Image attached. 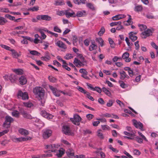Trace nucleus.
<instances>
[{
  "mask_svg": "<svg viewBox=\"0 0 158 158\" xmlns=\"http://www.w3.org/2000/svg\"><path fill=\"white\" fill-rule=\"evenodd\" d=\"M65 10H61L60 11H58L57 12L56 15L59 16H63L65 15Z\"/></svg>",
  "mask_w": 158,
  "mask_h": 158,
  "instance_id": "45",
  "label": "nucleus"
},
{
  "mask_svg": "<svg viewBox=\"0 0 158 158\" xmlns=\"http://www.w3.org/2000/svg\"><path fill=\"white\" fill-rule=\"evenodd\" d=\"M86 6L87 7L93 10H95L94 4L91 3H87L86 4Z\"/></svg>",
  "mask_w": 158,
  "mask_h": 158,
  "instance_id": "28",
  "label": "nucleus"
},
{
  "mask_svg": "<svg viewBox=\"0 0 158 158\" xmlns=\"http://www.w3.org/2000/svg\"><path fill=\"white\" fill-rule=\"evenodd\" d=\"M102 129L103 130H110V127L106 125H102Z\"/></svg>",
  "mask_w": 158,
  "mask_h": 158,
  "instance_id": "54",
  "label": "nucleus"
},
{
  "mask_svg": "<svg viewBox=\"0 0 158 158\" xmlns=\"http://www.w3.org/2000/svg\"><path fill=\"white\" fill-rule=\"evenodd\" d=\"M5 17L11 20H14L15 19V17L12 16L9 14H6L5 15Z\"/></svg>",
  "mask_w": 158,
  "mask_h": 158,
  "instance_id": "38",
  "label": "nucleus"
},
{
  "mask_svg": "<svg viewBox=\"0 0 158 158\" xmlns=\"http://www.w3.org/2000/svg\"><path fill=\"white\" fill-rule=\"evenodd\" d=\"M56 45L58 46L59 47L63 48L64 49H66L67 48V47L66 45L64 44L62 41L59 40L56 42L55 43Z\"/></svg>",
  "mask_w": 158,
  "mask_h": 158,
  "instance_id": "14",
  "label": "nucleus"
},
{
  "mask_svg": "<svg viewBox=\"0 0 158 158\" xmlns=\"http://www.w3.org/2000/svg\"><path fill=\"white\" fill-rule=\"evenodd\" d=\"M12 114L13 116L18 117L19 116V112L17 111H15L12 112Z\"/></svg>",
  "mask_w": 158,
  "mask_h": 158,
  "instance_id": "49",
  "label": "nucleus"
},
{
  "mask_svg": "<svg viewBox=\"0 0 158 158\" xmlns=\"http://www.w3.org/2000/svg\"><path fill=\"white\" fill-rule=\"evenodd\" d=\"M133 122L134 125L136 128H139L141 130H143V124L140 122H137L135 119L133 120Z\"/></svg>",
  "mask_w": 158,
  "mask_h": 158,
  "instance_id": "11",
  "label": "nucleus"
},
{
  "mask_svg": "<svg viewBox=\"0 0 158 158\" xmlns=\"http://www.w3.org/2000/svg\"><path fill=\"white\" fill-rule=\"evenodd\" d=\"M74 64L76 66L78 67H83L84 65V64L82 63L77 58H75L74 59Z\"/></svg>",
  "mask_w": 158,
  "mask_h": 158,
  "instance_id": "16",
  "label": "nucleus"
},
{
  "mask_svg": "<svg viewBox=\"0 0 158 158\" xmlns=\"http://www.w3.org/2000/svg\"><path fill=\"white\" fill-rule=\"evenodd\" d=\"M50 57L49 56H47L44 57H42L41 58V59L42 60H45V61H47L49 60Z\"/></svg>",
  "mask_w": 158,
  "mask_h": 158,
  "instance_id": "61",
  "label": "nucleus"
},
{
  "mask_svg": "<svg viewBox=\"0 0 158 158\" xmlns=\"http://www.w3.org/2000/svg\"><path fill=\"white\" fill-rule=\"evenodd\" d=\"M12 56L14 58H17L20 56V54H19L17 52L13 49L11 50Z\"/></svg>",
  "mask_w": 158,
  "mask_h": 158,
  "instance_id": "25",
  "label": "nucleus"
},
{
  "mask_svg": "<svg viewBox=\"0 0 158 158\" xmlns=\"http://www.w3.org/2000/svg\"><path fill=\"white\" fill-rule=\"evenodd\" d=\"M73 57L71 54H67L64 57V58L66 60H69Z\"/></svg>",
  "mask_w": 158,
  "mask_h": 158,
  "instance_id": "55",
  "label": "nucleus"
},
{
  "mask_svg": "<svg viewBox=\"0 0 158 158\" xmlns=\"http://www.w3.org/2000/svg\"><path fill=\"white\" fill-rule=\"evenodd\" d=\"M143 9L141 5H136L135 6L134 8V10L136 12L141 11Z\"/></svg>",
  "mask_w": 158,
  "mask_h": 158,
  "instance_id": "29",
  "label": "nucleus"
},
{
  "mask_svg": "<svg viewBox=\"0 0 158 158\" xmlns=\"http://www.w3.org/2000/svg\"><path fill=\"white\" fill-rule=\"evenodd\" d=\"M79 72L81 73H82L83 74H88V72L86 71V70L84 69H81L79 70Z\"/></svg>",
  "mask_w": 158,
  "mask_h": 158,
  "instance_id": "52",
  "label": "nucleus"
},
{
  "mask_svg": "<svg viewBox=\"0 0 158 158\" xmlns=\"http://www.w3.org/2000/svg\"><path fill=\"white\" fill-rule=\"evenodd\" d=\"M86 15V12L85 10H83L78 11L76 13V16L79 17H84Z\"/></svg>",
  "mask_w": 158,
  "mask_h": 158,
  "instance_id": "17",
  "label": "nucleus"
},
{
  "mask_svg": "<svg viewBox=\"0 0 158 158\" xmlns=\"http://www.w3.org/2000/svg\"><path fill=\"white\" fill-rule=\"evenodd\" d=\"M7 22L6 20L4 18L0 16V25H3Z\"/></svg>",
  "mask_w": 158,
  "mask_h": 158,
  "instance_id": "31",
  "label": "nucleus"
},
{
  "mask_svg": "<svg viewBox=\"0 0 158 158\" xmlns=\"http://www.w3.org/2000/svg\"><path fill=\"white\" fill-rule=\"evenodd\" d=\"M18 96V97H22L23 100L28 99L29 98L28 94L27 92H23L21 90H19Z\"/></svg>",
  "mask_w": 158,
  "mask_h": 158,
  "instance_id": "8",
  "label": "nucleus"
},
{
  "mask_svg": "<svg viewBox=\"0 0 158 158\" xmlns=\"http://www.w3.org/2000/svg\"><path fill=\"white\" fill-rule=\"evenodd\" d=\"M113 102L112 100H110L107 102L106 104V106L108 107H110L113 104Z\"/></svg>",
  "mask_w": 158,
  "mask_h": 158,
  "instance_id": "57",
  "label": "nucleus"
},
{
  "mask_svg": "<svg viewBox=\"0 0 158 158\" xmlns=\"http://www.w3.org/2000/svg\"><path fill=\"white\" fill-rule=\"evenodd\" d=\"M98 136L101 139H103L104 138V136L100 130H98L97 132Z\"/></svg>",
  "mask_w": 158,
  "mask_h": 158,
  "instance_id": "39",
  "label": "nucleus"
},
{
  "mask_svg": "<svg viewBox=\"0 0 158 158\" xmlns=\"http://www.w3.org/2000/svg\"><path fill=\"white\" fill-rule=\"evenodd\" d=\"M136 34V32H131L129 33V38L133 41L136 40L137 38V37L135 36Z\"/></svg>",
  "mask_w": 158,
  "mask_h": 158,
  "instance_id": "15",
  "label": "nucleus"
},
{
  "mask_svg": "<svg viewBox=\"0 0 158 158\" xmlns=\"http://www.w3.org/2000/svg\"><path fill=\"white\" fill-rule=\"evenodd\" d=\"M48 79L50 81L52 82H55L56 81V79L52 76H50L48 77Z\"/></svg>",
  "mask_w": 158,
  "mask_h": 158,
  "instance_id": "56",
  "label": "nucleus"
},
{
  "mask_svg": "<svg viewBox=\"0 0 158 158\" xmlns=\"http://www.w3.org/2000/svg\"><path fill=\"white\" fill-rule=\"evenodd\" d=\"M52 131L51 130L46 129L44 131L43 136L44 139H47L51 135Z\"/></svg>",
  "mask_w": 158,
  "mask_h": 158,
  "instance_id": "10",
  "label": "nucleus"
},
{
  "mask_svg": "<svg viewBox=\"0 0 158 158\" xmlns=\"http://www.w3.org/2000/svg\"><path fill=\"white\" fill-rule=\"evenodd\" d=\"M17 79V76L14 74H11L9 77V79L12 82H15Z\"/></svg>",
  "mask_w": 158,
  "mask_h": 158,
  "instance_id": "27",
  "label": "nucleus"
},
{
  "mask_svg": "<svg viewBox=\"0 0 158 158\" xmlns=\"http://www.w3.org/2000/svg\"><path fill=\"white\" fill-rule=\"evenodd\" d=\"M119 83L120 86L123 88H125L127 86V85L125 84L123 81H119Z\"/></svg>",
  "mask_w": 158,
  "mask_h": 158,
  "instance_id": "33",
  "label": "nucleus"
},
{
  "mask_svg": "<svg viewBox=\"0 0 158 158\" xmlns=\"http://www.w3.org/2000/svg\"><path fill=\"white\" fill-rule=\"evenodd\" d=\"M78 89L81 92L85 94L88 92H86L83 88L80 86L78 87Z\"/></svg>",
  "mask_w": 158,
  "mask_h": 158,
  "instance_id": "47",
  "label": "nucleus"
},
{
  "mask_svg": "<svg viewBox=\"0 0 158 158\" xmlns=\"http://www.w3.org/2000/svg\"><path fill=\"white\" fill-rule=\"evenodd\" d=\"M0 11L3 12H5V13H7V12H9L10 11L9 10H8L7 8H1L0 9Z\"/></svg>",
  "mask_w": 158,
  "mask_h": 158,
  "instance_id": "59",
  "label": "nucleus"
},
{
  "mask_svg": "<svg viewBox=\"0 0 158 158\" xmlns=\"http://www.w3.org/2000/svg\"><path fill=\"white\" fill-rule=\"evenodd\" d=\"M30 52L31 54L33 55H40V53L36 51H31Z\"/></svg>",
  "mask_w": 158,
  "mask_h": 158,
  "instance_id": "50",
  "label": "nucleus"
},
{
  "mask_svg": "<svg viewBox=\"0 0 158 158\" xmlns=\"http://www.w3.org/2000/svg\"><path fill=\"white\" fill-rule=\"evenodd\" d=\"M93 90L97 91L98 93H101L102 92V90L100 88L98 87H96L94 88Z\"/></svg>",
  "mask_w": 158,
  "mask_h": 158,
  "instance_id": "63",
  "label": "nucleus"
},
{
  "mask_svg": "<svg viewBox=\"0 0 158 158\" xmlns=\"http://www.w3.org/2000/svg\"><path fill=\"white\" fill-rule=\"evenodd\" d=\"M13 121L14 119L8 115L6 116L5 118V121L3 124V127L6 128H9L11 123Z\"/></svg>",
  "mask_w": 158,
  "mask_h": 158,
  "instance_id": "3",
  "label": "nucleus"
},
{
  "mask_svg": "<svg viewBox=\"0 0 158 158\" xmlns=\"http://www.w3.org/2000/svg\"><path fill=\"white\" fill-rule=\"evenodd\" d=\"M81 119V117L77 114L74 115L73 118H70V120L72 123L77 125H79L80 124V122Z\"/></svg>",
  "mask_w": 158,
  "mask_h": 158,
  "instance_id": "4",
  "label": "nucleus"
},
{
  "mask_svg": "<svg viewBox=\"0 0 158 158\" xmlns=\"http://www.w3.org/2000/svg\"><path fill=\"white\" fill-rule=\"evenodd\" d=\"M152 30L148 29L142 33L141 36L143 38L145 39L147 37L152 35Z\"/></svg>",
  "mask_w": 158,
  "mask_h": 158,
  "instance_id": "6",
  "label": "nucleus"
},
{
  "mask_svg": "<svg viewBox=\"0 0 158 158\" xmlns=\"http://www.w3.org/2000/svg\"><path fill=\"white\" fill-rule=\"evenodd\" d=\"M86 117L88 120H90L94 117V116L92 114H88L86 115Z\"/></svg>",
  "mask_w": 158,
  "mask_h": 158,
  "instance_id": "58",
  "label": "nucleus"
},
{
  "mask_svg": "<svg viewBox=\"0 0 158 158\" xmlns=\"http://www.w3.org/2000/svg\"><path fill=\"white\" fill-rule=\"evenodd\" d=\"M129 54L127 52H125L124 53L122 56V57L123 59H124L128 57H129Z\"/></svg>",
  "mask_w": 158,
  "mask_h": 158,
  "instance_id": "51",
  "label": "nucleus"
},
{
  "mask_svg": "<svg viewBox=\"0 0 158 158\" xmlns=\"http://www.w3.org/2000/svg\"><path fill=\"white\" fill-rule=\"evenodd\" d=\"M86 97L88 98L92 101H94V99L93 97L90 95L89 93L87 92L86 94Z\"/></svg>",
  "mask_w": 158,
  "mask_h": 158,
  "instance_id": "60",
  "label": "nucleus"
},
{
  "mask_svg": "<svg viewBox=\"0 0 158 158\" xmlns=\"http://www.w3.org/2000/svg\"><path fill=\"white\" fill-rule=\"evenodd\" d=\"M65 15L66 17L67 18H69L70 17L73 16V17H75L76 16L75 15L73 16V15L75 14V13L74 12L70 13L68 10H65Z\"/></svg>",
  "mask_w": 158,
  "mask_h": 158,
  "instance_id": "23",
  "label": "nucleus"
},
{
  "mask_svg": "<svg viewBox=\"0 0 158 158\" xmlns=\"http://www.w3.org/2000/svg\"><path fill=\"white\" fill-rule=\"evenodd\" d=\"M66 153L69 157H72L74 156V151L71 148H69L67 150Z\"/></svg>",
  "mask_w": 158,
  "mask_h": 158,
  "instance_id": "20",
  "label": "nucleus"
},
{
  "mask_svg": "<svg viewBox=\"0 0 158 158\" xmlns=\"http://www.w3.org/2000/svg\"><path fill=\"white\" fill-rule=\"evenodd\" d=\"M49 87L54 95L57 97L60 96V90L57 89L56 88L51 85H49Z\"/></svg>",
  "mask_w": 158,
  "mask_h": 158,
  "instance_id": "7",
  "label": "nucleus"
},
{
  "mask_svg": "<svg viewBox=\"0 0 158 158\" xmlns=\"http://www.w3.org/2000/svg\"><path fill=\"white\" fill-rule=\"evenodd\" d=\"M63 132L66 135H71L72 133L70 127L67 125L64 126L62 128Z\"/></svg>",
  "mask_w": 158,
  "mask_h": 158,
  "instance_id": "9",
  "label": "nucleus"
},
{
  "mask_svg": "<svg viewBox=\"0 0 158 158\" xmlns=\"http://www.w3.org/2000/svg\"><path fill=\"white\" fill-rule=\"evenodd\" d=\"M102 90L103 92H104L106 95L108 96H111V94L110 92L106 88L103 87L102 88Z\"/></svg>",
  "mask_w": 158,
  "mask_h": 158,
  "instance_id": "32",
  "label": "nucleus"
},
{
  "mask_svg": "<svg viewBox=\"0 0 158 158\" xmlns=\"http://www.w3.org/2000/svg\"><path fill=\"white\" fill-rule=\"evenodd\" d=\"M22 140L23 141H27V140H30L31 139V138L30 137L25 136L21 137Z\"/></svg>",
  "mask_w": 158,
  "mask_h": 158,
  "instance_id": "48",
  "label": "nucleus"
},
{
  "mask_svg": "<svg viewBox=\"0 0 158 158\" xmlns=\"http://www.w3.org/2000/svg\"><path fill=\"white\" fill-rule=\"evenodd\" d=\"M55 4L56 6L62 5L64 4V3L62 0H58L55 1Z\"/></svg>",
  "mask_w": 158,
  "mask_h": 158,
  "instance_id": "34",
  "label": "nucleus"
},
{
  "mask_svg": "<svg viewBox=\"0 0 158 158\" xmlns=\"http://www.w3.org/2000/svg\"><path fill=\"white\" fill-rule=\"evenodd\" d=\"M119 73L120 75V78L121 80H124L125 78L128 79L129 78V76L124 71H122Z\"/></svg>",
  "mask_w": 158,
  "mask_h": 158,
  "instance_id": "13",
  "label": "nucleus"
},
{
  "mask_svg": "<svg viewBox=\"0 0 158 158\" xmlns=\"http://www.w3.org/2000/svg\"><path fill=\"white\" fill-rule=\"evenodd\" d=\"M38 20H45L49 21L52 20V18L50 16L47 15H39L36 16Z\"/></svg>",
  "mask_w": 158,
  "mask_h": 158,
  "instance_id": "5",
  "label": "nucleus"
},
{
  "mask_svg": "<svg viewBox=\"0 0 158 158\" xmlns=\"http://www.w3.org/2000/svg\"><path fill=\"white\" fill-rule=\"evenodd\" d=\"M53 30L55 31L60 33L61 32V30L57 26H56L54 27Z\"/></svg>",
  "mask_w": 158,
  "mask_h": 158,
  "instance_id": "46",
  "label": "nucleus"
},
{
  "mask_svg": "<svg viewBox=\"0 0 158 158\" xmlns=\"http://www.w3.org/2000/svg\"><path fill=\"white\" fill-rule=\"evenodd\" d=\"M41 114L43 116L49 119H52L53 117L52 114L48 113L45 111H42Z\"/></svg>",
  "mask_w": 158,
  "mask_h": 158,
  "instance_id": "12",
  "label": "nucleus"
},
{
  "mask_svg": "<svg viewBox=\"0 0 158 158\" xmlns=\"http://www.w3.org/2000/svg\"><path fill=\"white\" fill-rule=\"evenodd\" d=\"M138 26L141 31L145 30L147 28L146 26L143 24H139Z\"/></svg>",
  "mask_w": 158,
  "mask_h": 158,
  "instance_id": "36",
  "label": "nucleus"
},
{
  "mask_svg": "<svg viewBox=\"0 0 158 158\" xmlns=\"http://www.w3.org/2000/svg\"><path fill=\"white\" fill-rule=\"evenodd\" d=\"M13 141L15 142H22V138L21 137L20 138H16L15 137H14L12 138Z\"/></svg>",
  "mask_w": 158,
  "mask_h": 158,
  "instance_id": "40",
  "label": "nucleus"
},
{
  "mask_svg": "<svg viewBox=\"0 0 158 158\" xmlns=\"http://www.w3.org/2000/svg\"><path fill=\"white\" fill-rule=\"evenodd\" d=\"M124 133L126 135H127L130 136H132L133 135H135V133L134 132H128L126 131L124 132Z\"/></svg>",
  "mask_w": 158,
  "mask_h": 158,
  "instance_id": "35",
  "label": "nucleus"
},
{
  "mask_svg": "<svg viewBox=\"0 0 158 158\" xmlns=\"http://www.w3.org/2000/svg\"><path fill=\"white\" fill-rule=\"evenodd\" d=\"M46 149H51V150H49L46 152H53L56 153V154L58 157L60 158L62 156L64 155L65 150L63 148H61L60 149L57 150V149L58 148L59 145L55 144L51 145H46L45 146Z\"/></svg>",
  "mask_w": 158,
  "mask_h": 158,
  "instance_id": "1",
  "label": "nucleus"
},
{
  "mask_svg": "<svg viewBox=\"0 0 158 158\" xmlns=\"http://www.w3.org/2000/svg\"><path fill=\"white\" fill-rule=\"evenodd\" d=\"M121 22L119 21L118 22H112L110 23V25L111 27H113L114 26L117 25H121Z\"/></svg>",
  "mask_w": 158,
  "mask_h": 158,
  "instance_id": "41",
  "label": "nucleus"
},
{
  "mask_svg": "<svg viewBox=\"0 0 158 158\" xmlns=\"http://www.w3.org/2000/svg\"><path fill=\"white\" fill-rule=\"evenodd\" d=\"M0 46L2 48H4V49H5L7 50H9L10 51H11V50L12 49L10 47H9L7 45L1 44L0 45Z\"/></svg>",
  "mask_w": 158,
  "mask_h": 158,
  "instance_id": "43",
  "label": "nucleus"
},
{
  "mask_svg": "<svg viewBox=\"0 0 158 158\" xmlns=\"http://www.w3.org/2000/svg\"><path fill=\"white\" fill-rule=\"evenodd\" d=\"M94 42H92L91 44L89 47V50L90 51H91L93 50H96L97 48V45L94 44Z\"/></svg>",
  "mask_w": 158,
  "mask_h": 158,
  "instance_id": "22",
  "label": "nucleus"
},
{
  "mask_svg": "<svg viewBox=\"0 0 158 158\" xmlns=\"http://www.w3.org/2000/svg\"><path fill=\"white\" fill-rule=\"evenodd\" d=\"M85 156L84 155H77L74 156V158H85Z\"/></svg>",
  "mask_w": 158,
  "mask_h": 158,
  "instance_id": "64",
  "label": "nucleus"
},
{
  "mask_svg": "<svg viewBox=\"0 0 158 158\" xmlns=\"http://www.w3.org/2000/svg\"><path fill=\"white\" fill-rule=\"evenodd\" d=\"M14 72L18 75H21L23 74V70L20 69H15L13 70Z\"/></svg>",
  "mask_w": 158,
  "mask_h": 158,
  "instance_id": "26",
  "label": "nucleus"
},
{
  "mask_svg": "<svg viewBox=\"0 0 158 158\" xmlns=\"http://www.w3.org/2000/svg\"><path fill=\"white\" fill-rule=\"evenodd\" d=\"M109 41L110 43V47L112 48H114L115 47V45L114 44L113 41L110 38H109Z\"/></svg>",
  "mask_w": 158,
  "mask_h": 158,
  "instance_id": "37",
  "label": "nucleus"
},
{
  "mask_svg": "<svg viewBox=\"0 0 158 158\" xmlns=\"http://www.w3.org/2000/svg\"><path fill=\"white\" fill-rule=\"evenodd\" d=\"M125 17V15H124L119 14L113 17L112 19L114 20H116L123 18Z\"/></svg>",
  "mask_w": 158,
  "mask_h": 158,
  "instance_id": "19",
  "label": "nucleus"
},
{
  "mask_svg": "<svg viewBox=\"0 0 158 158\" xmlns=\"http://www.w3.org/2000/svg\"><path fill=\"white\" fill-rule=\"evenodd\" d=\"M96 41L98 42L101 47H102L104 45V41L101 38H97L96 39Z\"/></svg>",
  "mask_w": 158,
  "mask_h": 158,
  "instance_id": "30",
  "label": "nucleus"
},
{
  "mask_svg": "<svg viewBox=\"0 0 158 158\" xmlns=\"http://www.w3.org/2000/svg\"><path fill=\"white\" fill-rule=\"evenodd\" d=\"M19 132L22 135H26L28 134V131L24 129L20 128L19 130Z\"/></svg>",
  "mask_w": 158,
  "mask_h": 158,
  "instance_id": "24",
  "label": "nucleus"
},
{
  "mask_svg": "<svg viewBox=\"0 0 158 158\" xmlns=\"http://www.w3.org/2000/svg\"><path fill=\"white\" fill-rule=\"evenodd\" d=\"M44 90L41 87H36L33 89V93L42 100L44 94Z\"/></svg>",
  "mask_w": 158,
  "mask_h": 158,
  "instance_id": "2",
  "label": "nucleus"
},
{
  "mask_svg": "<svg viewBox=\"0 0 158 158\" xmlns=\"http://www.w3.org/2000/svg\"><path fill=\"white\" fill-rule=\"evenodd\" d=\"M40 33L41 34V37L40 38L41 40L45 39L46 37V35L44 34V33L42 31H40Z\"/></svg>",
  "mask_w": 158,
  "mask_h": 158,
  "instance_id": "62",
  "label": "nucleus"
},
{
  "mask_svg": "<svg viewBox=\"0 0 158 158\" xmlns=\"http://www.w3.org/2000/svg\"><path fill=\"white\" fill-rule=\"evenodd\" d=\"M23 116L29 119H31L32 118V117L30 114H27L26 113L24 112L23 114Z\"/></svg>",
  "mask_w": 158,
  "mask_h": 158,
  "instance_id": "42",
  "label": "nucleus"
},
{
  "mask_svg": "<svg viewBox=\"0 0 158 158\" xmlns=\"http://www.w3.org/2000/svg\"><path fill=\"white\" fill-rule=\"evenodd\" d=\"M23 104L24 106L29 108H31L33 106V104L31 101L23 102Z\"/></svg>",
  "mask_w": 158,
  "mask_h": 158,
  "instance_id": "21",
  "label": "nucleus"
},
{
  "mask_svg": "<svg viewBox=\"0 0 158 158\" xmlns=\"http://www.w3.org/2000/svg\"><path fill=\"white\" fill-rule=\"evenodd\" d=\"M105 31V29L103 27H102L100 31H99L98 32V35H100L101 36L104 33Z\"/></svg>",
  "mask_w": 158,
  "mask_h": 158,
  "instance_id": "44",
  "label": "nucleus"
},
{
  "mask_svg": "<svg viewBox=\"0 0 158 158\" xmlns=\"http://www.w3.org/2000/svg\"><path fill=\"white\" fill-rule=\"evenodd\" d=\"M19 80L20 84L22 85L25 84L27 81L26 78L23 76H22L20 77Z\"/></svg>",
  "mask_w": 158,
  "mask_h": 158,
  "instance_id": "18",
  "label": "nucleus"
},
{
  "mask_svg": "<svg viewBox=\"0 0 158 158\" xmlns=\"http://www.w3.org/2000/svg\"><path fill=\"white\" fill-rule=\"evenodd\" d=\"M135 139L139 143H142L143 142L142 139L139 138L138 136L136 137Z\"/></svg>",
  "mask_w": 158,
  "mask_h": 158,
  "instance_id": "53",
  "label": "nucleus"
}]
</instances>
